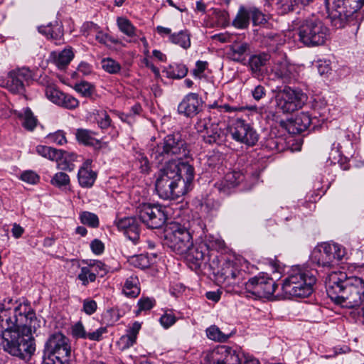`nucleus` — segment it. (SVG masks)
Listing matches in <instances>:
<instances>
[{
    "label": "nucleus",
    "instance_id": "53",
    "mask_svg": "<svg viewBox=\"0 0 364 364\" xmlns=\"http://www.w3.org/2000/svg\"><path fill=\"white\" fill-rule=\"evenodd\" d=\"M315 66L321 75H327L331 70V62L329 60L319 59L316 61Z\"/></svg>",
    "mask_w": 364,
    "mask_h": 364
},
{
    "label": "nucleus",
    "instance_id": "29",
    "mask_svg": "<svg viewBox=\"0 0 364 364\" xmlns=\"http://www.w3.org/2000/svg\"><path fill=\"white\" fill-rule=\"evenodd\" d=\"M328 6L332 8L345 7L349 13H355L364 5V0H326Z\"/></svg>",
    "mask_w": 364,
    "mask_h": 364
},
{
    "label": "nucleus",
    "instance_id": "23",
    "mask_svg": "<svg viewBox=\"0 0 364 364\" xmlns=\"http://www.w3.org/2000/svg\"><path fill=\"white\" fill-rule=\"evenodd\" d=\"M207 251L203 245L193 244L191 247L188 248L185 254H182L181 257L189 264L191 268H199L205 259Z\"/></svg>",
    "mask_w": 364,
    "mask_h": 364
},
{
    "label": "nucleus",
    "instance_id": "20",
    "mask_svg": "<svg viewBox=\"0 0 364 364\" xmlns=\"http://www.w3.org/2000/svg\"><path fill=\"white\" fill-rule=\"evenodd\" d=\"M45 94L50 102L63 108L74 109L79 106L78 100L71 95L63 92L55 86H47Z\"/></svg>",
    "mask_w": 364,
    "mask_h": 364
},
{
    "label": "nucleus",
    "instance_id": "49",
    "mask_svg": "<svg viewBox=\"0 0 364 364\" xmlns=\"http://www.w3.org/2000/svg\"><path fill=\"white\" fill-rule=\"evenodd\" d=\"M50 183L55 187L62 188L70 183V177L64 172H58L53 176Z\"/></svg>",
    "mask_w": 364,
    "mask_h": 364
},
{
    "label": "nucleus",
    "instance_id": "5",
    "mask_svg": "<svg viewBox=\"0 0 364 364\" xmlns=\"http://www.w3.org/2000/svg\"><path fill=\"white\" fill-rule=\"evenodd\" d=\"M299 41L307 47L323 45L329 36V29L316 15L306 17L298 28Z\"/></svg>",
    "mask_w": 364,
    "mask_h": 364
},
{
    "label": "nucleus",
    "instance_id": "2",
    "mask_svg": "<svg viewBox=\"0 0 364 364\" xmlns=\"http://www.w3.org/2000/svg\"><path fill=\"white\" fill-rule=\"evenodd\" d=\"M328 296L336 304L347 308L360 306L364 301V279L348 276L344 272L330 274L326 281Z\"/></svg>",
    "mask_w": 364,
    "mask_h": 364
},
{
    "label": "nucleus",
    "instance_id": "30",
    "mask_svg": "<svg viewBox=\"0 0 364 364\" xmlns=\"http://www.w3.org/2000/svg\"><path fill=\"white\" fill-rule=\"evenodd\" d=\"M50 57L58 68L63 69L70 63L74 57V53L71 48H65L59 52H52Z\"/></svg>",
    "mask_w": 364,
    "mask_h": 364
},
{
    "label": "nucleus",
    "instance_id": "12",
    "mask_svg": "<svg viewBox=\"0 0 364 364\" xmlns=\"http://www.w3.org/2000/svg\"><path fill=\"white\" fill-rule=\"evenodd\" d=\"M346 255V249L337 243H323L315 250L312 260L318 266L331 267Z\"/></svg>",
    "mask_w": 364,
    "mask_h": 364
},
{
    "label": "nucleus",
    "instance_id": "64",
    "mask_svg": "<svg viewBox=\"0 0 364 364\" xmlns=\"http://www.w3.org/2000/svg\"><path fill=\"white\" fill-rule=\"evenodd\" d=\"M87 267H90L91 269H93L96 274L102 272V277L103 274H106L107 271L106 265L99 260L94 261L92 263L89 264Z\"/></svg>",
    "mask_w": 364,
    "mask_h": 364
},
{
    "label": "nucleus",
    "instance_id": "21",
    "mask_svg": "<svg viewBox=\"0 0 364 364\" xmlns=\"http://www.w3.org/2000/svg\"><path fill=\"white\" fill-rule=\"evenodd\" d=\"M118 230L131 240L136 244L140 237L141 228L138 219L135 217H124L115 221Z\"/></svg>",
    "mask_w": 364,
    "mask_h": 364
},
{
    "label": "nucleus",
    "instance_id": "54",
    "mask_svg": "<svg viewBox=\"0 0 364 364\" xmlns=\"http://www.w3.org/2000/svg\"><path fill=\"white\" fill-rule=\"evenodd\" d=\"M282 141V139L270 137L266 140L265 146L272 151H281L283 149Z\"/></svg>",
    "mask_w": 364,
    "mask_h": 364
},
{
    "label": "nucleus",
    "instance_id": "51",
    "mask_svg": "<svg viewBox=\"0 0 364 364\" xmlns=\"http://www.w3.org/2000/svg\"><path fill=\"white\" fill-rule=\"evenodd\" d=\"M47 139L49 141L55 143L58 145H63L67 142L65 133L62 130H58L54 133L49 134L47 136Z\"/></svg>",
    "mask_w": 364,
    "mask_h": 364
},
{
    "label": "nucleus",
    "instance_id": "50",
    "mask_svg": "<svg viewBox=\"0 0 364 364\" xmlns=\"http://www.w3.org/2000/svg\"><path fill=\"white\" fill-rule=\"evenodd\" d=\"M96 120L99 127L102 129H107L112 124V119L105 111L98 112Z\"/></svg>",
    "mask_w": 364,
    "mask_h": 364
},
{
    "label": "nucleus",
    "instance_id": "8",
    "mask_svg": "<svg viewBox=\"0 0 364 364\" xmlns=\"http://www.w3.org/2000/svg\"><path fill=\"white\" fill-rule=\"evenodd\" d=\"M164 243L173 252L181 256L192 247L193 238L186 227L178 223H171L166 227Z\"/></svg>",
    "mask_w": 364,
    "mask_h": 364
},
{
    "label": "nucleus",
    "instance_id": "34",
    "mask_svg": "<svg viewBox=\"0 0 364 364\" xmlns=\"http://www.w3.org/2000/svg\"><path fill=\"white\" fill-rule=\"evenodd\" d=\"M250 49L247 43H234L230 46V56L232 60L237 62H241L245 60V55Z\"/></svg>",
    "mask_w": 364,
    "mask_h": 364
},
{
    "label": "nucleus",
    "instance_id": "27",
    "mask_svg": "<svg viewBox=\"0 0 364 364\" xmlns=\"http://www.w3.org/2000/svg\"><path fill=\"white\" fill-rule=\"evenodd\" d=\"M96 134L89 129H77L75 132V137L78 143L87 146H92L95 149H100L102 143L95 137Z\"/></svg>",
    "mask_w": 364,
    "mask_h": 364
},
{
    "label": "nucleus",
    "instance_id": "31",
    "mask_svg": "<svg viewBox=\"0 0 364 364\" xmlns=\"http://www.w3.org/2000/svg\"><path fill=\"white\" fill-rule=\"evenodd\" d=\"M163 72L166 73L168 78L182 79L186 76L188 69L183 63H173L164 68Z\"/></svg>",
    "mask_w": 364,
    "mask_h": 364
},
{
    "label": "nucleus",
    "instance_id": "38",
    "mask_svg": "<svg viewBox=\"0 0 364 364\" xmlns=\"http://www.w3.org/2000/svg\"><path fill=\"white\" fill-rule=\"evenodd\" d=\"M250 23V16L248 10L244 7H240L235 19L232 21V25L240 29L247 28Z\"/></svg>",
    "mask_w": 364,
    "mask_h": 364
},
{
    "label": "nucleus",
    "instance_id": "14",
    "mask_svg": "<svg viewBox=\"0 0 364 364\" xmlns=\"http://www.w3.org/2000/svg\"><path fill=\"white\" fill-rule=\"evenodd\" d=\"M165 210V207L159 204L143 203L138 207V215L148 228L158 229L166 221Z\"/></svg>",
    "mask_w": 364,
    "mask_h": 364
},
{
    "label": "nucleus",
    "instance_id": "57",
    "mask_svg": "<svg viewBox=\"0 0 364 364\" xmlns=\"http://www.w3.org/2000/svg\"><path fill=\"white\" fill-rule=\"evenodd\" d=\"M208 63L207 61L198 60L196 63V67L192 70V75L196 78L200 79L203 77V73L207 69Z\"/></svg>",
    "mask_w": 364,
    "mask_h": 364
},
{
    "label": "nucleus",
    "instance_id": "13",
    "mask_svg": "<svg viewBox=\"0 0 364 364\" xmlns=\"http://www.w3.org/2000/svg\"><path fill=\"white\" fill-rule=\"evenodd\" d=\"M276 288L274 279L264 274L253 277L245 283L247 296L255 299L268 298L274 293Z\"/></svg>",
    "mask_w": 364,
    "mask_h": 364
},
{
    "label": "nucleus",
    "instance_id": "26",
    "mask_svg": "<svg viewBox=\"0 0 364 364\" xmlns=\"http://www.w3.org/2000/svg\"><path fill=\"white\" fill-rule=\"evenodd\" d=\"M189 159L170 161L171 163H174L178 170V174L181 176V180L185 182L188 191L190 188L191 184L194 178V168L192 165L189 164Z\"/></svg>",
    "mask_w": 364,
    "mask_h": 364
},
{
    "label": "nucleus",
    "instance_id": "7",
    "mask_svg": "<svg viewBox=\"0 0 364 364\" xmlns=\"http://www.w3.org/2000/svg\"><path fill=\"white\" fill-rule=\"evenodd\" d=\"M70 354L69 338L60 332L53 333L45 343L43 364H68Z\"/></svg>",
    "mask_w": 364,
    "mask_h": 364
},
{
    "label": "nucleus",
    "instance_id": "16",
    "mask_svg": "<svg viewBox=\"0 0 364 364\" xmlns=\"http://www.w3.org/2000/svg\"><path fill=\"white\" fill-rule=\"evenodd\" d=\"M196 129L198 132L204 133L203 138L205 144L221 145L226 141L227 132L218 123L211 122L210 119H199Z\"/></svg>",
    "mask_w": 364,
    "mask_h": 364
},
{
    "label": "nucleus",
    "instance_id": "25",
    "mask_svg": "<svg viewBox=\"0 0 364 364\" xmlns=\"http://www.w3.org/2000/svg\"><path fill=\"white\" fill-rule=\"evenodd\" d=\"M349 9L345 7L332 8L330 7L328 12V18L330 19L331 26L335 28H342L352 18L354 13H349Z\"/></svg>",
    "mask_w": 364,
    "mask_h": 364
},
{
    "label": "nucleus",
    "instance_id": "60",
    "mask_svg": "<svg viewBox=\"0 0 364 364\" xmlns=\"http://www.w3.org/2000/svg\"><path fill=\"white\" fill-rule=\"evenodd\" d=\"M97 309V302L91 299H86L83 301L82 311L87 315L93 314Z\"/></svg>",
    "mask_w": 364,
    "mask_h": 364
},
{
    "label": "nucleus",
    "instance_id": "32",
    "mask_svg": "<svg viewBox=\"0 0 364 364\" xmlns=\"http://www.w3.org/2000/svg\"><path fill=\"white\" fill-rule=\"evenodd\" d=\"M270 55L267 53H261L252 55L249 59V66L252 73L258 75L261 69L270 60Z\"/></svg>",
    "mask_w": 364,
    "mask_h": 364
},
{
    "label": "nucleus",
    "instance_id": "62",
    "mask_svg": "<svg viewBox=\"0 0 364 364\" xmlns=\"http://www.w3.org/2000/svg\"><path fill=\"white\" fill-rule=\"evenodd\" d=\"M266 92V89L263 85H258L252 90L251 94L255 100L259 101L265 97Z\"/></svg>",
    "mask_w": 364,
    "mask_h": 364
},
{
    "label": "nucleus",
    "instance_id": "1",
    "mask_svg": "<svg viewBox=\"0 0 364 364\" xmlns=\"http://www.w3.org/2000/svg\"><path fill=\"white\" fill-rule=\"evenodd\" d=\"M0 348L13 356L29 358L36 350L33 333L40 327L35 312L19 304L9 316H2Z\"/></svg>",
    "mask_w": 364,
    "mask_h": 364
},
{
    "label": "nucleus",
    "instance_id": "61",
    "mask_svg": "<svg viewBox=\"0 0 364 364\" xmlns=\"http://www.w3.org/2000/svg\"><path fill=\"white\" fill-rule=\"evenodd\" d=\"M95 39L100 43L108 45L109 43H117V41L110 37L108 34L102 31H98L95 35Z\"/></svg>",
    "mask_w": 364,
    "mask_h": 364
},
{
    "label": "nucleus",
    "instance_id": "56",
    "mask_svg": "<svg viewBox=\"0 0 364 364\" xmlns=\"http://www.w3.org/2000/svg\"><path fill=\"white\" fill-rule=\"evenodd\" d=\"M39 178L38 175L33 171H25L21 175V179L30 184H36Z\"/></svg>",
    "mask_w": 364,
    "mask_h": 364
},
{
    "label": "nucleus",
    "instance_id": "4",
    "mask_svg": "<svg viewBox=\"0 0 364 364\" xmlns=\"http://www.w3.org/2000/svg\"><path fill=\"white\" fill-rule=\"evenodd\" d=\"M316 282L312 271L296 267L284 279L282 289L287 297L306 298L312 294Z\"/></svg>",
    "mask_w": 364,
    "mask_h": 364
},
{
    "label": "nucleus",
    "instance_id": "10",
    "mask_svg": "<svg viewBox=\"0 0 364 364\" xmlns=\"http://www.w3.org/2000/svg\"><path fill=\"white\" fill-rule=\"evenodd\" d=\"M306 100V95L299 90L286 86L275 95L276 107L282 113H291L301 109Z\"/></svg>",
    "mask_w": 364,
    "mask_h": 364
},
{
    "label": "nucleus",
    "instance_id": "58",
    "mask_svg": "<svg viewBox=\"0 0 364 364\" xmlns=\"http://www.w3.org/2000/svg\"><path fill=\"white\" fill-rule=\"evenodd\" d=\"M136 341V339L130 336L128 334H125L119 338L118 344L121 348V350H124L132 347Z\"/></svg>",
    "mask_w": 364,
    "mask_h": 364
},
{
    "label": "nucleus",
    "instance_id": "45",
    "mask_svg": "<svg viewBox=\"0 0 364 364\" xmlns=\"http://www.w3.org/2000/svg\"><path fill=\"white\" fill-rule=\"evenodd\" d=\"M23 126L29 131H32L36 127L37 119L34 117L30 108L26 107L23 109Z\"/></svg>",
    "mask_w": 364,
    "mask_h": 364
},
{
    "label": "nucleus",
    "instance_id": "18",
    "mask_svg": "<svg viewBox=\"0 0 364 364\" xmlns=\"http://www.w3.org/2000/svg\"><path fill=\"white\" fill-rule=\"evenodd\" d=\"M321 119H317V115L314 111V117H311L308 112H301L294 118L288 120L287 122H282L286 130L291 134H299L306 131L311 124L314 125V128L316 126L314 120L317 122H323L325 117L322 114H319Z\"/></svg>",
    "mask_w": 364,
    "mask_h": 364
},
{
    "label": "nucleus",
    "instance_id": "47",
    "mask_svg": "<svg viewBox=\"0 0 364 364\" xmlns=\"http://www.w3.org/2000/svg\"><path fill=\"white\" fill-rule=\"evenodd\" d=\"M75 90L84 97H90L95 92V87L87 82H81L75 85Z\"/></svg>",
    "mask_w": 364,
    "mask_h": 364
},
{
    "label": "nucleus",
    "instance_id": "55",
    "mask_svg": "<svg viewBox=\"0 0 364 364\" xmlns=\"http://www.w3.org/2000/svg\"><path fill=\"white\" fill-rule=\"evenodd\" d=\"M161 325L164 328H168L176 321V317L172 313L166 312L159 319Z\"/></svg>",
    "mask_w": 364,
    "mask_h": 364
},
{
    "label": "nucleus",
    "instance_id": "28",
    "mask_svg": "<svg viewBox=\"0 0 364 364\" xmlns=\"http://www.w3.org/2000/svg\"><path fill=\"white\" fill-rule=\"evenodd\" d=\"M205 250L222 251L225 248V241L218 234H205L200 239Z\"/></svg>",
    "mask_w": 364,
    "mask_h": 364
},
{
    "label": "nucleus",
    "instance_id": "3",
    "mask_svg": "<svg viewBox=\"0 0 364 364\" xmlns=\"http://www.w3.org/2000/svg\"><path fill=\"white\" fill-rule=\"evenodd\" d=\"M178 170L174 163L169 161L161 168L157 175L155 188L159 196L164 199H177L188 192L184 181L178 174Z\"/></svg>",
    "mask_w": 364,
    "mask_h": 364
},
{
    "label": "nucleus",
    "instance_id": "11",
    "mask_svg": "<svg viewBox=\"0 0 364 364\" xmlns=\"http://www.w3.org/2000/svg\"><path fill=\"white\" fill-rule=\"evenodd\" d=\"M259 172L255 171L254 172H246L244 174L240 171H232L227 173L224 179L216 186L218 190L223 193H227L231 188L240 186L241 190L251 189L258 181Z\"/></svg>",
    "mask_w": 364,
    "mask_h": 364
},
{
    "label": "nucleus",
    "instance_id": "36",
    "mask_svg": "<svg viewBox=\"0 0 364 364\" xmlns=\"http://www.w3.org/2000/svg\"><path fill=\"white\" fill-rule=\"evenodd\" d=\"M117 23L119 31L130 38H134L138 36L137 29L136 27L132 23V22L124 17H119L117 19Z\"/></svg>",
    "mask_w": 364,
    "mask_h": 364
},
{
    "label": "nucleus",
    "instance_id": "52",
    "mask_svg": "<svg viewBox=\"0 0 364 364\" xmlns=\"http://www.w3.org/2000/svg\"><path fill=\"white\" fill-rule=\"evenodd\" d=\"M156 304V301L153 298L149 297H141L137 303L139 306L138 311H149ZM139 312H137L138 314Z\"/></svg>",
    "mask_w": 364,
    "mask_h": 364
},
{
    "label": "nucleus",
    "instance_id": "46",
    "mask_svg": "<svg viewBox=\"0 0 364 364\" xmlns=\"http://www.w3.org/2000/svg\"><path fill=\"white\" fill-rule=\"evenodd\" d=\"M250 18H252L255 26L262 24L267 22V16L255 7L247 9Z\"/></svg>",
    "mask_w": 364,
    "mask_h": 364
},
{
    "label": "nucleus",
    "instance_id": "33",
    "mask_svg": "<svg viewBox=\"0 0 364 364\" xmlns=\"http://www.w3.org/2000/svg\"><path fill=\"white\" fill-rule=\"evenodd\" d=\"M139 279L136 276L128 277L123 287V293L128 297L135 298L140 294Z\"/></svg>",
    "mask_w": 364,
    "mask_h": 364
},
{
    "label": "nucleus",
    "instance_id": "63",
    "mask_svg": "<svg viewBox=\"0 0 364 364\" xmlns=\"http://www.w3.org/2000/svg\"><path fill=\"white\" fill-rule=\"evenodd\" d=\"M90 248L94 254L99 255L104 252L105 245L101 240L95 239L90 243Z\"/></svg>",
    "mask_w": 364,
    "mask_h": 364
},
{
    "label": "nucleus",
    "instance_id": "40",
    "mask_svg": "<svg viewBox=\"0 0 364 364\" xmlns=\"http://www.w3.org/2000/svg\"><path fill=\"white\" fill-rule=\"evenodd\" d=\"M77 279L82 282V284L86 287L90 282H94L96 279V274L93 269L89 267H82L77 275Z\"/></svg>",
    "mask_w": 364,
    "mask_h": 364
},
{
    "label": "nucleus",
    "instance_id": "35",
    "mask_svg": "<svg viewBox=\"0 0 364 364\" xmlns=\"http://www.w3.org/2000/svg\"><path fill=\"white\" fill-rule=\"evenodd\" d=\"M36 152L43 157L51 161H58L63 157V151L61 150L43 145L37 146Z\"/></svg>",
    "mask_w": 364,
    "mask_h": 364
},
{
    "label": "nucleus",
    "instance_id": "41",
    "mask_svg": "<svg viewBox=\"0 0 364 364\" xmlns=\"http://www.w3.org/2000/svg\"><path fill=\"white\" fill-rule=\"evenodd\" d=\"M207 337L213 341L218 342L226 341L230 336L223 333L218 327L213 325L206 329Z\"/></svg>",
    "mask_w": 364,
    "mask_h": 364
},
{
    "label": "nucleus",
    "instance_id": "19",
    "mask_svg": "<svg viewBox=\"0 0 364 364\" xmlns=\"http://www.w3.org/2000/svg\"><path fill=\"white\" fill-rule=\"evenodd\" d=\"M32 71L26 67L10 71L6 82L7 88L13 93L23 94L25 91V83L32 79Z\"/></svg>",
    "mask_w": 364,
    "mask_h": 364
},
{
    "label": "nucleus",
    "instance_id": "43",
    "mask_svg": "<svg viewBox=\"0 0 364 364\" xmlns=\"http://www.w3.org/2000/svg\"><path fill=\"white\" fill-rule=\"evenodd\" d=\"M101 64L103 70L109 74H117L122 68L118 62L110 58L102 59Z\"/></svg>",
    "mask_w": 364,
    "mask_h": 364
},
{
    "label": "nucleus",
    "instance_id": "48",
    "mask_svg": "<svg viewBox=\"0 0 364 364\" xmlns=\"http://www.w3.org/2000/svg\"><path fill=\"white\" fill-rule=\"evenodd\" d=\"M193 232L198 235V239H203V235L206 234V225L200 218H195L191 222Z\"/></svg>",
    "mask_w": 364,
    "mask_h": 364
},
{
    "label": "nucleus",
    "instance_id": "15",
    "mask_svg": "<svg viewBox=\"0 0 364 364\" xmlns=\"http://www.w3.org/2000/svg\"><path fill=\"white\" fill-rule=\"evenodd\" d=\"M232 139L247 146H255L259 140V134L254 127L245 119L237 118L230 127Z\"/></svg>",
    "mask_w": 364,
    "mask_h": 364
},
{
    "label": "nucleus",
    "instance_id": "59",
    "mask_svg": "<svg viewBox=\"0 0 364 364\" xmlns=\"http://www.w3.org/2000/svg\"><path fill=\"white\" fill-rule=\"evenodd\" d=\"M72 334L76 338L87 339V333L81 322H77L72 328Z\"/></svg>",
    "mask_w": 364,
    "mask_h": 364
},
{
    "label": "nucleus",
    "instance_id": "22",
    "mask_svg": "<svg viewBox=\"0 0 364 364\" xmlns=\"http://www.w3.org/2000/svg\"><path fill=\"white\" fill-rule=\"evenodd\" d=\"M200 100L197 93L187 94L178 106V112L187 117H193L199 112Z\"/></svg>",
    "mask_w": 364,
    "mask_h": 364
},
{
    "label": "nucleus",
    "instance_id": "9",
    "mask_svg": "<svg viewBox=\"0 0 364 364\" xmlns=\"http://www.w3.org/2000/svg\"><path fill=\"white\" fill-rule=\"evenodd\" d=\"M242 353L236 348L220 346L209 351L205 356L206 364H240ZM243 364H260L255 358L246 360Z\"/></svg>",
    "mask_w": 364,
    "mask_h": 364
},
{
    "label": "nucleus",
    "instance_id": "17",
    "mask_svg": "<svg viewBox=\"0 0 364 364\" xmlns=\"http://www.w3.org/2000/svg\"><path fill=\"white\" fill-rule=\"evenodd\" d=\"M270 75L274 80L289 84L296 80L298 72L296 67L291 64L284 56L274 60Z\"/></svg>",
    "mask_w": 364,
    "mask_h": 364
},
{
    "label": "nucleus",
    "instance_id": "24",
    "mask_svg": "<svg viewBox=\"0 0 364 364\" xmlns=\"http://www.w3.org/2000/svg\"><path fill=\"white\" fill-rule=\"evenodd\" d=\"M92 161L87 159L78 170L77 179L82 188H91L97 178V173L91 168Z\"/></svg>",
    "mask_w": 364,
    "mask_h": 364
},
{
    "label": "nucleus",
    "instance_id": "42",
    "mask_svg": "<svg viewBox=\"0 0 364 364\" xmlns=\"http://www.w3.org/2000/svg\"><path fill=\"white\" fill-rule=\"evenodd\" d=\"M129 262L132 266L139 269H145L151 265L149 256L144 254L132 256Z\"/></svg>",
    "mask_w": 364,
    "mask_h": 364
},
{
    "label": "nucleus",
    "instance_id": "39",
    "mask_svg": "<svg viewBox=\"0 0 364 364\" xmlns=\"http://www.w3.org/2000/svg\"><path fill=\"white\" fill-rule=\"evenodd\" d=\"M223 274L226 279H232L235 282L239 283L244 277L245 272L239 269L236 266L228 264L225 268L223 269Z\"/></svg>",
    "mask_w": 364,
    "mask_h": 364
},
{
    "label": "nucleus",
    "instance_id": "37",
    "mask_svg": "<svg viewBox=\"0 0 364 364\" xmlns=\"http://www.w3.org/2000/svg\"><path fill=\"white\" fill-rule=\"evenodd\" d=\"M169 41L184 49H188L191 46L190 34L187 31H181L170 35Z\"/></svg>",
    "mask_w": 364,
    "mask_h": 364
},
{
    "label": "nucleus",
    "instance_id": "6",
    "mask_svg": "<svg viewBox=\"0 0 364 364\" xmlns=\"http://www.w3.org/2000/svg\"><path fill=\"white\" fill-rule=\"evenodd\" d=\"M152 156L159 162L169 157L172 158L171 161L191 158L188 144L179 133L166 136L163 141L153 149Z\"/></svg>",
    "mask_w": 364,
    "mask_h": 364
},
{
    "label": "nucleus",
    "instance_id": "44",
    "mask_svg": "<svg viewBox=\"0 0 364 364\" xmlns=\"http://www.w3.org/2000/svg\"><path fill=\"white\" fill-rule=\"evenodd\" d=\"M80 222L85 225L95 228L99 226V218L95 213L85 211L80 215Z\"/></svg>",
    "mask_w": 364,
    "mask_h": 364
}]
</instances>
